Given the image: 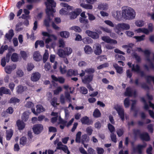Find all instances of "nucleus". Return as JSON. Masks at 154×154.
<instances>
[{
  "label": "nucleus",
  "instance_id": "obj_1",
  "mask_svg": "<svg viewBox=\"0 0 154 154\" xmlns=\"http://www.w3.org/2000/svg\"><path fill=\"white\" fill-rule=\"evenodd\" d=\"M82 73L79 74L80 77L84 76V78L82 79V82L84 84L90 83L93 80L94 76L93 73L95 72V69L94 68H87L85 71L82 70Z\"/></svg>",
  "mask_w": 154,
  "mask_h": 154
},
{
  "label": "nucleus",
  "instance_id": "obj_2",
  "mask_svg": "<svg viewBox=\"0 0 154 154\" xmlns=\"http://www.w3.org/2000/svg\"><path fill=\"white\" fill-rule=\"evenodd\" d=\"M136 12L132 8L125 6L122 7V17L125 20H131L135 18Z\"/></svg>",
  "mask_w": 154,
  "mask_h": 154
},
{
  "label": "nucleus",
  "instance_id": "obj_3",
  "mask_svg": "<svg viewBox=\"0 0 154 154\" xmlns=\"http://www.w3.org/2000/svg\"><path fill=\"white\" fill-rule=\"evenodd\" d=\"M46 6V12L51 13H54L55 12V9L53 8L56 7V3L54 0H47V2H45Z\"/></svg>",
  "mask_w": 154,
  "mask_h": 154
},
{
  "label": "nucleus",
  "instance_id": "obj_4",
  "mask_svg": "<svg viewBox=\"0 0 154 154\" xmlns=\"http://www.w3.org/2000/svg\"><path fill=\"white\" fill-rule=\"evenodd\" d=\"M132 67L131 68L132 71L136 72L137 74H140L142 77L146 78V75L144 72L141 70L140 66L139 65L137 64L135 65L134 64H133L132 65Z\"/></svg>",
  "mask_w": 154,
  "mask_h": 154
},
{
  "label": "nucleus",
  "instance_id": "obj_5",
  "mask_svg": "<svg viewBox=\"0 0 154 154\" xmlns=\"http://www.w3.org/2000/svg\"><path fill=\"white\" fill-rule=\"evenodd\" d=\"M47 17L44 20V24L45 26L47 28L50 26V23L54 17L53 13L46 12Z\"/></svg>",
  "mask_w": 154,
  "mask_h": 154
},
{
  "label": "nucleus",
  "instance_id": "obj_6",
  "mask_svg": "<svg viewBox=\"0 0 154 154\" xmlns=\"http://www.w3.org/2000/svg\"><path fill=\"white\" fill-rule=\"evenodd\" d=\"M115 109L117 111V113L122 121L125 120V113L124 109L120 106L116 105L114 106Z\"/></svg>",
  "mask_w": 154,
  "mask_h": 154
},
{
  "label": "nucleus",
  "instance_id": "obj_7",
  "mask_svg": "<svg viewBox=\"0 0 154 154\" xmlns=\"http://www.w3.org/2000/svg\"><path fill=\"white\" fill-rule=\"evenodd\" d=\"M44 129L43 125L41 124H35L33 125L32 130L33 132L36 134H40Z\"/></svg>",
  "mask_w": 154,
  "mask_h": 154
},
{
  "label": "nucleus",
  "instance_id": "obj_8",
  "mask_svg": "<svg viewBox=\"0 0 154 154\" xmlns=\"http://www.w3.org/2000/svg\"><path fill=\"white\" fill-rule=\"evenodd\" d=\"M147 146L146 143H145L143 145L138 144L135 147H133V150L134 152H137L139 154H142L143 148H145Z\"/></svg>",
  "mask_w": 154,
  "mask_h": 154
},
{
  "label": "nucleus",
  "instance_id": "obj_9",
  "mask_svg": "<svg viewBox=\"0 0 154 154\" xmlns=\"http://www.w3.org/2000/svg\"><path fill=\"white\" fill-rule=\"evenodd\" d=\"M116 28L119 30H128L130 29V26L128 23H119L117 25Z\"/></svg>",
  "mask_w": 154,
  "mask_h": 154
},
{
  "label": "nucleus",
  "instance_id": "obj_10",
  "mask_svg": "<svg viewBox=\"0 0 154 154\" xmlns=\"http://www.w3.org/2000/svg\"><path fill=\"white\" fill-rule=\"evenodd\" d=\"M36 111H35V108H32V112L35 115H37L38 114L40 113L41 112L45 111V109L41 105L39 104L37 105L36 106Z\"/></svg>",
  "mask_w": 154,
  "mask_h": 154
},
{
  "label": "nucleus",
  "instance_id": "obj_11",
  "mask_svg": "<svg viewBox=\"0 0 154 154\" xmlns=\"http://www.w3.org/2000/svg\"><path fill=\"white\" fill-rule=\"evenodd\" d=\"M82 11L81 9L78 8L76 9L74 11H72L69 14L70 15V19H72L76 18L79 15Z\"/></svg>",
  "mask_w": 154,
  "mask_h": 154
},
{
  "label": "nucleus",
  "instance_id": "obj_12",
  "mask_svg": "<svg viewBox=\"0 0 154 154\" xmlns=\"http://www.w3.org/2000/svg\"><path fill=\"white\" fill-rule=\"evenodd\" d=\"M85 33L93 39H96L99 38L98 34L96 32L87 30L85 31Z\"/></svg>",
  "mask_w": 154,
  "mask_h": 154
},
{
  "label": "nucleus",
  "instance_id": "obj_13",
  "mask_svg": "<svg viewBox=\"0 0 154 154\" xmlns=\"http://www.w3.org/2000/svg\"><path fill=\"white\" fill-rule=\"evenodd\" d=\"M80 121L82 124L87 125H92L93 122L92 121L89 119V118L87 116H85L82 117Z\"/></svg>",
  "mask_w": 154,
  "mask_h": 154
},
{
  "label": "nucleus",
  "instance_id": "obj_14",
  "mask_svg": "<svg viewBox=\"0 0 154 154\" xmlns=\"http://www.w3.org/2000/svg\"><path fill=\"white\" fill-rule=\"evenodd\" d=\"M140 137L142 140L146 141H149L150 139L149 134L146 132L140 134Z\"/></svg>",
  "mask_w": 154,
  "mask_h": 154
},
{
  "label": "nucleus",
  "instance_id": "obj_15",
  "mask_svg": "<svg viewBox=\"0 0 154 154\" xmlns=\"http://www.w3.org/2000/svg\"><path fill=\"white\" fill-rule=\"evenodd\" d=\"M11 92L9 89L5 87H2L0 88V95L2 96L3 94L11 95Z\"/></svg>",
  "mask_w": 154,
  "mask_h": 154
},
{
  "label": "nucleus",
  "instance_id": "obj_16",
  "mask_svg": "<svg viewBox=\"0 0 154 154\" xmlns=\"http://www.w3.org/2000/svg\"><path fill=\"white\" fill-rule=\"evenodd\" d=\"M78 75V71L77 70L70 69L67 72L66 75L67 77H70L72 76H75Z\"/></svg>",
  "mask_w": 154,
  "mask_h": 154
},
{
  "label": "nucleus",
  "instance_id": "obj_17",
  "mask_svg": "<svg viewBox=\"0 0 154 154\" xmlns=\"http://www.w3.org/2000/svg\"><path fill=\"white\" fill-rule=\"evenodd\" d=\"M40 77V74L38 72H36L32 74L31 80L32 81L36 82L39 80Z\"/></svg>",
  "mask_w": 154,
  "mask_h": 154
},
{
  "label": "nucleus",
  "instance_id": "obj_18",
  "mask_svg": "<svg viewBox=\"0 0 154 154\" xmlns=\"http://www.w3.org/2000/svg\"><path fill=\"white\" fill-rule=\"evenodd\" d=\"M23 122L20 120H18L17 121L16 124L19 130H22L25 128V124Z\"/></svg>",
  "mask_w": 154,
  "mask_h": 154
},
{
  "label": "nucleus",
  "instance_id": "obj_19",
  "mask_svg": "<svg viewBox=\"0 0 154 154\" xmlns=\"http://www.w3.org/2000/svg\"><path fill=\"white\" fill-rule=\"evenodd\" d=\"M16 64H13L11 66H7L5 68V71L7 73L10 74L12 70L16 69Z\"/></svg>",
  "mask_w": 154,
  "mask_h": 154
},
{
  "label": "nucleus",
  "instance_id": "obj_20",
  "mask_svg": "<svg viewBox=\"0 0 154 154\" xmlns=\"http://www.w3.org/2000/svg\"><path fill=\"white\" fill-rule=\"evenodd\" d=\"M101 46L99 44H97L96 45V48L94 51V53L97 55H99L102 53Z\"/></svg>",
  "mask_w": 154,
  "mask_h": 154
},
{
  "label": "nucleus",
  "instance_id": "obj_21",
  "mask_svg": "<svg viewBox=\"0 0 154 154\" xmlns=\"http://www.w3.org/2000/svg\"><path fill=\"white\" fill-rule=\"evenodd\" d=\"M125 96L131 97L133 96V90L130 87L126 88L125 91Z\"/></svg>",
  "mask_w": 154,
  "mask_h": 154
},
{
  "label": "nucleus",
  "instance_id": "obj_22",
  "mask_svg": "<svg viewBox=\"0 0 154 154\" xmlns=\"http://www.w3.org/2000/svg\"><path fill=\"white\" fill-rule=\"evenodd\" d=\"M113 66L116 70V72L118 73L121 74L122 73L123 68L122 67L119 66L118 64L116 63H114L113 64Z\"/></svg>",
  "mask_w": 154,
  "mask_h": 154
},
{
  "label": "nucleus",
  "instance_id": "obj_23",
  "mask_svg": "<svg viewBox=\"0 0 154 154\" xmlns=\"http://www.w3.org/2000/svg\"><path fill=\"white\" fill-rule=\"evenodd\" d=\"M14 133L13 131L10 129L9 130L6 131V139L7 140H11L12 136Z\"/></svg>",
  "mask_w": 154,
  "mask_h": 154
},
{
  "label": "nucleus",
  "instance_id": "obj_24",
  "mask_svg": "<svg viewBox=\"0 0 154 154\" xmlns=\"http://www.w3.org/2000/svg\"><path fill=\"white\" fill-rule=\"evenodd\" d=\"M33 58L36 61H39L42 58V56L39 53L38 51L35 52L33 54Z\"/></svg>",
  "mask_w": 154,
  "mask_h": 154
},
{
  "label": "nucleus",
  "instance_id": "obj_25",
  "mask_svg": "<svg viewBox=\"0 0 154 154\" xmlns=\"http://www.w3.org/2000/svg\"><path fill=\"white\" fill-rule=\"evenodd\" d=\"M42 34L44 36L52 37L54 40H56L57 39V37L54 35L50 34L47 32L43 31L42 32Z\"/></svg>",
  "mask_w": 154,
  "mask_h": 154
},
{
  "label": "nucleus",
  "instance_id": "obj_26",
  "mask_svg": "<svg viewBox=\"0 0 154 154\" xmlns=\"http://www.w3.org/2000/svg\"><path fill=\"white\" fill-rule=\"evenodd\" d=\"M84 50L85 53L87 54H90L93 52V50L91 47L88 45L85 46Z\"/></svg>",
  "mask_w": 154,
  "mask_h": 154
},
{
  "label": "nucleus",
  "instance_id": "obj_27",
  "mask_svg": "<svg viewBox=\"0 0 154 154\" xmlns=\"http://www.w3.org/2000/svg\"><path fill=\"white\" fill-rule=\"evenodd\" d=\"M89 140V137L87 135L85 134L83 135L82 137L81 143L84 144L85 143H88Z\"/></svg>",
  "mask_w": 154,
  "mask_h": 154
},
{
  "label": "nucleus",
  "instance_id": "obj_28",
  "mask_svg": "<svg viewBox=\"0 0 154 154\" xmlns=\"http://www.w3.org/2000/svg\"><path fill=\"white\" fill-rule=\"evenodd\" d=\"M145 79L147 83L148 84H150L151 83V81H152L153 84H154V76L150 75H146Z\"/></svg>",
  "mask_w": 154,
  "mask_h": 154
},
{
  "label": "nucleus",
  "instance_id": "obj_29",
  "mask_svg": "<svg viewBox=\"0 0 154 154\" xmlns=\"http://www.w3.org/2000/svg\"><path fill=\"white\" fill-rule=\"evenodd\" d=\"M29 118V115L28 112H24L21 117L22 121L25 122L28 121Z\"/></svg>",
  "mask_w": 154,
  "mask_h": 154
},
{
  "label": "nucleus",
  "instance_id": "obj_30",
  "mask_svg": "<svg viewBox=\"0 0 154 154\" xmlns=\"http://www.w3.org/2000/svg\"><path fill=\"white\" fill-rule=\"evenodd\" d=\"M60 36L63 38H68L70 35L69 32L67 31H62L60 32Z\"/></svg>",
  "mask_w": 154,
  "mask_h": 154
},
{
  "label": "nucleus",
  "instance_id": "obj_31",
  "mask_svg": "<svg viewBox=\"0 0 154 154\" xmlns=\"http://www.w3.org/2000/svg\"><path fill=\"white\" fill-rule=\"evenodd\" d=\"M38 45H40V47H43L44 46V43L42 40L36 41L35 43V48H37Z\"/></svg>",
  "mask_w": 154,
  "mask_h": 154
},
{
  "label": "nucleus",
  "instance_id": "obj_32",
  "mask_svg": "<svg viewBox=\"0 0 154 154\" xmlns=\"http://www.w3.org/2000/svg\"><path fill=\"white\" fill-rule=\"evenodd\" d=\"M133 132L134 134V138L135 140L137 139L138 135H139L140 136V134H141L140 130L139 129H134Z\"/></svg>",
  "mask_w": 154,
  "mask_h": 154
},
{
  "label": "nucleus",
  "instance_id": "obj_33",
  "mask_svg": "<svg viewBox=\"0 0 154 154\" xmlns=\"http://www.w3.org/2000/svg\"><path fill=\"white\" fill-rule=\"evenodd\" d=\"M93 116L94 118H99L101 116V113L99 110L97 108L95 109L94 110Z\"/></svg>",
  "mask_w": 154,
  "mask_h": 154
},
{
  "label": "nucleus",
  "instance_id": "obj_34",
  "mask_svg": "<svg viewBox=\"0 0 154 154\" xmlns=\"http://www.w3.org/2000/svg\"><path fill=\"white\" fill-rule=\"evenodd\" d=\"M18 57L17 53H13L11 56V60L14 62H16L18 61Z\"/></svg>",
  "mask_w": 154,
  "mask_h": 154
},
{
  "label": "nucleus",
  "instance_id": "obj_35",
  "mask_svg": "<svg viewBox=\"0 0 154 154\" xmlns=\"http://www.w3.org/2000/svg\"><path fill=\"white\" fill-rule=\"evenodd\" d=\"M83 43L85 44H89L92 43V40L89 37H86L82 39Z\"/></svg>",
  "mask_w": 154,
  "mask_h": 154
},
{
  "label": "nucleus",
  "instance_id": "obj_36",
  "mask_svg": "<svg viewBox=\"0 0 154 154\" xmlns=\"http://www.w3.org/2000/svg\"><path fill=\"white\" fill-rule=\"evenodd\" d=\"M58 148L60 150H62L65 153H67V154H69L70 153L67 146L66 145H64L63 147H58Z\"/></svg>",
  "mask_w": 154,
  "mask_h": 154
},
{
  "label": "nucleus",
  "instance_id": "obj_37",
  "mask_svg": "<svg viewBox=\"0 0 154 154\" xmlns=\"http://www.w3.org/2000/svg\"><path fill=\"white\" fill-rule=\"evenodd\" d=\"M57 54L59 56L61 57H64L66 55L63 49H59L57 51Z\"/></svg>",
  "mask_w": 154,
  "mask_h": 154
},
{
  "label": "nucleus",
  "instance_id": "obj_38",
  "mask_svg": "<svg viewBox=\"0 0 154 154\" xmlns=\"http://www.w3.org/2000/svg\"><path fill=\"white\" fill-rule=\"evenodd\" d=\"M63 50L65 51V54L66 55H69L72 53V48L68 47L65 48Z\"/></svg>",
  "mask_w": 154,
  "mask_h": 154
},
{
  "label": "nucleus",
  "instance_id": "obj_39",
  "mask_svg": "<svg viewBox=\"0 0 154 154\" xmlns=\"http://www.w3.org/2000/svg\"><path fill=\"white\" fill-rule=\"evenodd\" d=\"M81 5L83 8L91 10L93 8V6L91 5L82 3Z\"/></svg>",
  "mask_w": 154,
  "mask_h": 154
},
{
  "label": "nucleus",
  "instance_id": "obj_40",
  "mask_svg": "<svg viewBox=\"0 0 154 154\" xmlns=\"http://www.w3.org/2000/svg\"><path fill=\"white\" fill-rule=\"evenodd\" d=\"M20 101L19 99L15 97L11 98L9 101L10 103H13L15 104L16 103H19Z\"/></svg>",
  "mask_w": 154,
  "mask_h": 154
},
{
  "label": "nucleus",
  "instance_id": "obj_41",
  "mask_svg": "<svg viewBox=\"0 0 154 154\" xmlns=\"http://www.w3.org/2000/svg\"><path fill=\"white\" fill-rule=\"evenodd\" d=\"M27 140V139L26 137H22L20 139V144L23 146H24L26 144Z\"/></svg>",
  "mask_w": 154,
  "mask_h": 154
},
{
  "label": "nucleus",
  "instance_id": "obj_42",
  "mask_svg": "<svg viewBox=\"0 0 154 154\" xmlns=\"http://www.w3.org/2000/svg\"><path fill=\"white\" fill-rule=\"evenodd\" d=\"M145 37V35H143L140 36H135L134 38L136 39L137 42H139L144 40Z\"/></svg>",
  "mask_w": 154,
  "mask_h": 154
},
{
  "label": "nucleus",
  "instance_id": "obj_43",
  "mask_svg": "<svg viewBox=\"0 0 154 154\" xmlns=\"http://www.w3.org/2000/svg\"><path fill=\"white\" fill-rule=\"evenodd\" d=\"M17 92L18 94H21L24 91V88L22 85H18L16 88Z\"/></svg>",
  "mask_w": 154,
  "mask_h": 154
},
{
  "label": "nucleus",
  "instance_id": "obj_44",
  "mask_svg": "<svg viewBox=\"0 0 154 154\" xmlns=\"http://www.w3.org/2000/svg\"><path fill=\"white\" fill-rule=\"evenodd\" d=\"M80 93L84 94H86L88 93V90L85 87L83 86L80 87Z\"/></svg>",
  "mask_w": 154,
  "mask_h": 154
},
{
  "label": "nucleus",
  "instance_id": "obj_45",
  "mask_svg": "<svg viewBox=\"0 0 154 154\" xmlns=\"http://www.w3.org/2000/svg\"><path fill=\"white\" fill-rule=\"evenodd\" d=\"M60 5L63 7L66 8L67 10H72L73 7L67 4L64 2L61 3Z\"/></svg>",
  "mask_w": 154,
  "mask_h": 154
},
{
  "label": "nucleus",
  "instance_id": "obj_46",
  "mask_svg": "<svg viewBox=\"0 0 154 154\" xmlns=\"http://www.w3.org/2000/svg\"><path fill=\"white\" fill-rule=\"evenodd\" d=\"M135 24L137 26L142 27L143 26L144 22L143 20H138L135 22Z\"/></svg>",
  "mask_w": 154,
  "mask_h": 154
},
{
  "label": "nucleus",
  "instance_id": "obj_47",
  "mask_svg": "<svg viewBox=\"0 0 154 154\" xmlns=\"http://www.w3.org/2000/svg\"><path fill=\"white\" fill-rule=\"evenodd\" d=\"M70 29L72 30H73L76 32H80L82 31V29L81 28L78 26H73L71 27Z\"/></svg>",
  "mask_w": 154,
  "mask_h": 154
},
{
  "label": "nucleus",
  "instance_id": "obj_48",
  "mask_svg": "<svg viewBox=\"0 0 154 154\" xmlns=\"http://www.w3.org/2000/svg\"><path fill=\"white\" fill-rule=\"evenodd\" d=\"M116 133L119 137L122 136L124 134V130L122 128L117 129L116 131Z\"/></svg>",
  "mask_w": 154,
  "mask_h": 154
},
{
  "label": "nucleus",
  "instance_id": "obj_49",
  "mask_svg": "<svg viewBox=\"0 0 154 154\" xmlns=\"http://www.w3.org/2000/svg\"><path fill=\"white\" fill-rule=\"evenodd\" d=\"M108 128L111 133H114L113 132L115 131V128L113 125L110 123H109L108 124Z\"/></svg>",
  "mask_w": 154,
  "mask_h": 154
},
{
  "label": "nucleus",
  "instance_id": "obj_50",
  "mask_svg": "<svg viewBox=\"0 0 154 154\" xmlns=\"http://www.w3.org/2000/svg\"><path fill=\"white\" fill-rule=\"evenodd\" d=\"M124 104L125 108L128 107L130 105V100L128 97L126 98L124 100Z\"/></svg>",
  "mask_w": 154,
  "mask_h": 154
},
{
  "label": "nucleus",
  "instance_id": "obj_51",
  "mask_svg": "<svg viewBox=\"0 0 154 154\" xmlns=\"http://www.w3.org/2000/svg\"><path fill=\"white\" fill-rule=\"evenodd\" d=\"M102 39L105 42L107 43H109L111 40V39L109 37L104 36L102 37Z\"/></svg>",
  "mask_w": 154,
  "mask_h": 154
},
{
  "label": "nucleus",
  "instance_id": "obj_52",
  "mask_svg": "<svg viewBox=\"0 0 154 154\" xmlns=\"http://www.w3.org/2000/svg\"><path fill=\"white\" fill-rule=\"evenodd\" d=\"M80 22L84 24H88V21L87 19L85 18L80 17L79 18Z\"/></svg>",
  "mask_w": 154,
  "mask_h": 154
},
{
  "label": "nucleus",
  "instance_id": "obj_53",
  "mask_svg": "<svg viewBox=\"0 0 154 154\" xmlns=\"http://www.w3.org/2000/svg\"><path fill=\"white\" fill-rule=\"evenodd\" d=\"M100 29L104 32L107 33H111L112 30L107 27H101L100 28Z\"/></svg>",
  "mask_w": 154,
  "mask_h": 154
},
{
  "label": "nucleus",
  "instance_id": "obj_54",
  "mask_svg": "<svg viewBox=\"0 0 154 154\" xmlns=\"http://www.w3.org/2000/svg\"><path fill=\"white\" fill-rule=\"evenodd\" d=\"M49 54L48 52H45L43 57V61L44 63H45L48 59Z\"/></svg>",
  "mask_w": 154,
  "mask_h": 154
},
{
  "label": "nucleus",
  "instance_id": "obj_55",
  "mask_svg": "<svg viewBox=\"0 0 154 154\" xmlns=\"http://www.w3.org/2000/svg\"><path fill=\"white\" fill-rule=\"evenodd\" d=\"M34 104L33 103L30 101H29L27 102L25 105V106L28 108H30L32 109V108H33Z\"/></svg>",
  "mask_w": 154,
  "mask_h": 154
},
{
  "label": "nucleus",
  "instance_id": "obj_56",
  "mask_svg": "<svg viewBox=\"0 0 154 154\" xmlns=\"http://www.w3.org/2000/svg\"><path fill=\"white\" fill-rule=\"evenodd\" d=\"M57 98L56 97H54L52 99V101L51 102V104L53 106H56L57 105Z\"/></svg>",
  "mask_w": 154,
  "mask_h": 154
},
{
  "label": "nucleus",
  "instance_id": "obj_57",
  "mask_svg": "<svg viewBox=\"0 0 154 154\" xmlns=\"http://www.w3.org/2000/svg\"><path fill=\"white\" fill-rule=\"evenodd\" d=\"M62 91V88L60 87H58L57 88L54 90V94L55 95H58L59 93Z\"/></svg>",
  "mask_w": 154,
  "mask_h": 154
},
{
  "label": "nucleus",
  "instance_id": "obj_58",
  "mask_svg": "<svg viewBox=\"0 0 154 154\" xmlns=\"http://www.w3.org/2000/svg\"><path fill=\"white\" fill-rule=\"evenodd\" d=\"M25 3L24 0H21V1H19L17 4L16 6L18 9H20L22 5Z\"/></svg>",
  "mask_w": 154,
  "mask_h": 154
},
{
  "label": "nucleus",
  "instance_id": "obj_59",
  "mask_svg": "<svg viewBox=\"0 0 154 154\" xmlns=\"http://www.w3.org/2000/svg\"><path fill=\"white\" fill-rule=\"evenodd\" d=\"M104 22L107 25L111 27H114V26L113 23L110 20H107L104 21Z\"/></svg>",
  "mask_w": 154,
  "mask_h": 154
},
{
  "label": "nucleus",
  "instance_id": "obj_60",
  "mask_svg": "<svg viewBox=\"0 0 154 154\" xmlns=\"http://www.w3.org/2000/svg\"><path fill=\"white\" fill-rule=\"evenodd\" d=\"M109 66V64L108 63H105L103 64H102L99 66L97 67V69H100L108 67Z\"/></svg>",
  "mask_w": 154,
  "mask_h": 154
},
{
  "label": "nucleus",
  "instance_id": "obj_61",
  "mask_svg": "<svg viewBox=\"0 0 154 154\" xmlns=\"http://www.w3.org/2000/svg\"><path fill=\"white\" fill-rule=\"evenodd\" d=\"M110 137L112 141L114 143H116L117 142L116 135V134H114V133H111L110 135Z\"/></svg>",
  "mask_w": 154,
  "mask_h": 154
},
{
  "label": "nucleus",
  "instance_id": "obj_62",
  "mask_svg": "<svg viewBox=\"0 0 154 154\" xmlns=\"http://www.w3.org/2000/svg\"><path fill=\"white\" fill-rule=\"evenodd\" d=\"M121 11H116V18L118 20H120L122 17V14L121 15Z\"/></svg>",
  "mask_w": 154,
  "mask_h": 154
},
{
  "label": "nucleus",
  "instance_id": "obj_63",
  "mask_svg": "<svg viewBox=\"0 0 154 154\" xmlns=\"http://www.w3.org/2000/svg\"><path fill=\"white\" fill-rule=\"evenodd\" d=\"M34 67V66L32 63H28L27 67V70L28 71H30L32 70Z\"/></svg>",
  "mask_w": 154,
  "mask_h": 154
},
{
  "label": "nucleus",
  "instance_id": "obj_64",
  "mask_svg": "<svg viewBox=\"0 0 154 154\" xmlns=\"http://www.w3.org/2000/svg\"><path fill=\"white\" fill-rule=\"evenodd\" d=\"M96 150L98 154H103L104 152V150L102 148L97 147L96 148Z\"/></svg>",
  "mask_w": 154,
  "mask_h": 154
}]
</instances>
